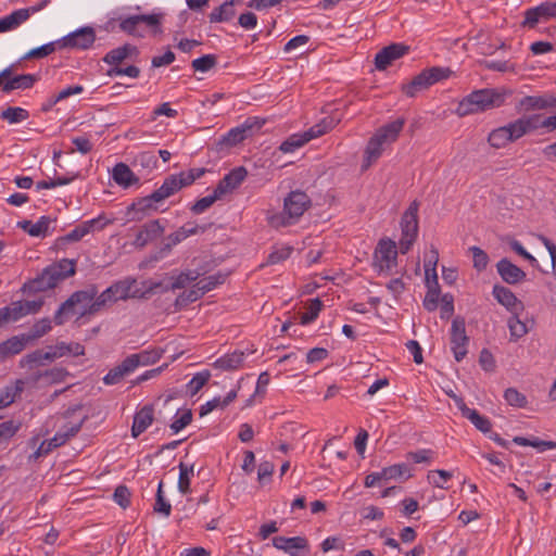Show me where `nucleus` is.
<instances>
[{"label": "nucleus", "mask_w": 556, "mask_h": 556, "mask_svg": "<svg viewBox=\"0 0 556 556\" xmlns=\"http://www.w3.org/2000/svg\"><path fill=\"white\" fill-rule=\"evenodd\" d=\"M130 496L131 494L129 489L126 485L121 484L115 489L113 500L116 504L125 509L130 505Z\"/></svg>", "instance_id": "e2e57ef3"}, {"label": "nucleus", "mask_w": 556, "mask_h": 556, "mask_svg": "<svg viewBox=\"0 0 556 556\" xmlns=\"http://www.w3.org/2000/svg\"><path fill=\"white\" fill-rule=\"evenodd\" d=\"M51 330V321L49 318H43L38 320L30 330V336H27L30 339L41 338L46 333Z\"/></svg>", "instance_id": "69168bd1"}, {"label": "nucleus", "mask_w": 556, "mask_h": 556, "mask_svg": "<svg viewBox=\"0 0 556 556\" xmlns=\"http://www.w3.org/2000/svg\"><path fill=\"white\" fill-rule=\"evenodd\" d=\"M50 266L56 269L64 279L74 276L76 273V260L63 258Z\"/></svg>", "instance_id": "bf43d9fd"}, {"label": "nucleus", "mask_w": 556, "mask_h": 556, "mask_svg": "<svg viewBox=\"0 0 556 556\" xmlns=\"http://www.w3.org/2000/svg\"><path fill=\"white\" fill-rule=\"evenodd\" d=\"M504 399L510 406L519 408L526 407L528 404L526 395L515 388L506 389L504 392Z\"/></svg>", "instance_id": "4d7b16f0"}, {"label": "nucleus", "mask_w": 556, "mask_h": 556, "mask_svg": "<svg viewBox=\"0 0 556 556\" xmlns=\"http://www.w3.org/2000/svg\"><path fill=\"white\" fill-rule=\"evenodd\" d=\"M157 164V157L152 151H144L139 153L135 160L134 165H139L142 168L152 169L155 168Z\"/></svg>", "instance_id": "680f3d73"}, {"label": "nucleus", "mask_w": 556, "mask_h": 556, "mask_svg": "<svg viewBox=\"0 0 556 556\" xmlns=\"http://www.w3.org/2000/svg\"><path fill=\"white\" fill-rule=\"evenodd\" d=\"M513 442L520 446H532L538 448L541 452L556 448V442L553 441H543L538 438L528 439L523 437H515Z\"/></svg>", "instance_id": "c03bdc74"}, {"label": "nucleus", "mask_w": 556, "mask_h": 556, "mask_svg": "<svg viewBox=\"0 0 556 556\" xmlns=\"http://www.w3.org/2000/svg\"><path fill=\"white\" fill-rule=\"evenodd\" d=\"M132 53H137V48L135 46L126 43L122 47H118V48H115V49H112L111 51H109L104 55L103 62L109 65L117 66L124 60L129 58Z\"/></svg>", "instance_id": "72a5a7b5"}, {"label": "nucleus", "mask_w": 556, "mask_h": 556, "mask_svg": "<svg viewBox=\"0 0 556 556\" xmlns=\"http://www.w3.org/2000/svg\"><path fill=\"white\" fill-rule=\"evenodd\" d=\"M496 269L501 278L508 285H516L526 279V273L513 264L508 258H502L496 264Z\"/></svg>", "instance_id": "4be33fe9"}, {"label": "nucleus", "mask_w": 556, "mask_h": 556, "mask_svg": "<svg viewBox=\"0 0 556 556\" xmlns=\"http://www.w3.org/2000/svg\"><path fill=\"white\" fill-rule=\"evenodd\" d=\"M210 378L211 372L208 370L197 372L187 383V392L190 394V396L195 395L207 383Z\"/></svg>", "instance_id": "de8ad7c7"}, {"label": "nucleus", "mask_w": 556, "mask_h": 556, "mask_svg": "<svg viewBox=\"0 0 556 556\" xmlns=\"http://www.w3.org/2000/svg\"><path fill=\"white\" fill-rule=\"evenodd\" d=\"M538 115L522 116L505 126L493 129L488 136V142L495 149L506 147L525 135L538 128Z\"/></svg>", "instance_id": "20e7f679"}, {"label": "nucleus", "mask_w": 556, "mask_h": 556, "mask_svg": "<svg viewBox=\"0 0 556 556\" xmlns=\"http://www.w3.org/2000/svg\"><path fill=\"white\" fill-rule=\"evenodd\" d=\"M59 49L58 40L53 42L46 43L41 47L31 49L28 51L22 59L23 60H30V59H43Z\"/></svg>", "instance_id": "3c124183"}, {"label": "nucleus", "mask_w": 556, "mask_h": 556, "mask_svg": "<svg viewBox=\"0 0 556 556\" xmlns=\"http://www.w3.org/2000/svg\"><path fill=\"white\" fill-rule=\"evenodd\" d=\"M292 250L293 249L291 247H282V248L274 250L268 255L266 263L268 265H274V264H278L280 262H283V261H286L291 255Z\"/></svg>", "instance_id": "338daca9"}, {"label": "nucleus", "mask_w": 556, "mask_h": 556, "mask_svg": "<svg viewBox=\"0 0 556 556\" xmlns=\"http://www.w3.org/2000/svg\"><path fill=\"white\" fill-rule=\"evenodd\" d=\"M164 231L163 226L159 220H151L143 225L136 236L135 243L139 247H144L147 243L159 238Z\"/></svg>", "instance_id": "bb28decb"}, {"label": "nucleus", "mask_w": 556, "mask_h": 556, "mask_svg": "<svg viewBox=\"0 0 556 556\" xmlns=\"http://www.w3.org/2000/svg\"><path fill=\"white\" fill-rule=\"evenodd\" d=\"M453 477V473L447 470L437 469L428 472V481L435 488L446 489L445 483Z\"/></svg>", "instance_id": "864d4df0"}, {"label": "nucleus", "mask_w": 556, "mask_h": 556, "mask_svg": "<svg viewBox=\"0 0 556 556\" xmlns=\"http://www.w3.org/2000/svg\"><path fill=\"white\" fill-rule=\"evenodd\" d=\"M3 71H8V76L5 78H2V83L0 86V89L4 93H10L13 90L17 89H29L31 88L35 83L37 81V77L33 74H20V75H12V66L5 67Z\"/></svg>", "instance_id": "dca6fc26"}, {"label": "nucleus", "mask_w": 556, "mask_h": 556, "mask_svg": "<svg viewBox=\"0 0 556 556\" xmlns=\"http://www.w3.org/2000/svg\"><path fill=\"white\" fill-rule=\"evenodd\" d=\"M405 121L397 118L382 127L369 139L366 150L365 159L362 165L363 169H367L374 162H376L382 154L384 147L394 142L404 127Z\"/></svg>", "instance_id": "39448f33"}, {"label": "nucleus", "mask_w": 556, "mask_h": 556, "mask_svg": "<svg viewBox=\"0 0 556 556\" xmlns=\"http://www.w3.org/2000/svg\"><path fill=\"white\" fill-rule=\"evenodd\" d=\"M522 27L535 28L540 23L556 18V2L545 1L540 5L527 9L523 13Z\"/></svg>", "instance_id": "ddd939ff"}, {"label": "nucleus", "mask_w": 556, "mask_h": 556, "mask_svg": "<svg viewBox=\"0 0 556 556\" xmlns=\"http://www.w3.org/2000/svg\"><path fill=\"white\" fill-rule=\"evenodd\" d=\"M204 274L201 269H188L186 271H181L177 277H175L172 289H182L187 285L197 281Z\"/></svg>", "instance_id": "37998d69"}, {"label": "nucleus", "mask_w": 556, "mask_h": 556, "mask_svg": "<svg viewBox=\"0 0 556 556\" xmlns=\"http://www.w3.org/2000/svg\"><path fill=\"white\" fill-rule=\"evenodd\" d=\"M62 280H64L63 276L52 266H48L38 277L29 281L27 287L34 292H43L55 288Z\"/></svg>", "instance_id": "2eb2a0df"}, {"label": "nucleus", "mask_w": 556, "mask_h": 556, "mask_svg": "<svg viewBox=\"0 0 556 556\" xmlns=\"http://www.w3.org/2000/svg\"><path fill=\"white\" fill-rule=\"evenodd\" d=\"M469 251L472 254L473 267L478 271L484 270L489 264L488 254L479 247H471V248H469Z\"/></svg>", "instance_id": "052dcab7"}, {"label": "nucleus", "mask_w": 556, "mask_h": 556, "mask_svg": "<svg viewBox=\"0 0 556 556\" xmlns=\"http://www.w3.org/2000/svg\"><path fill=\"white\" fill-rule=\"evenodd\" d=\"M179 478H178V490L181 494H189L191 492L190 482L193 477V465H187L185 463L179 464Z\"/></svg>", "instance_id": "79ce46f5"}, {"label": "nucleus", "mask_w": 556, "mask_h": 556, "mask_svg": "<svg viewBox=\"0 0 556 556\" xmlns=\"http://www.w3.org/2000/svg\"><path fill=\"white\" fill-rule=\"evenodd\" d=\"M50 350H52L54 359L62 357L66 354H73L74 356H80L85 353V348L77 342L72 343H65V342H59L54 346H50Z\"/></svg>", "instance_id": "58836bf2"}, {"label": "nucleus", "mask_w": 556, "mask_h": 556, "mask_svg": "<svg viewBox=\"0 0 556 556\" xmlns=\"http://www.w3.org/2000/svg\"><path fill=\"white\" fill-rule=\"evenodd\" d=\"M307 142L308 138L305 136L304 132L294 134L280 144L279 150L283 153H291L294 152L296 149L303 147Z\"/></svg>", "instance_id": "49530a36"}, {"label": "nucleus", "mask_w": 556, "mask_h": 556, "mask_svg": "<svg viewBox=\"0 0 556 556\" xmlns=\"http://www.w3.org/2000/svg\"><path fill=\"white\" fill-rule=\"evenodd\" d=\"M28 341L29 338L24 334L21 337H12L0 344V354L2 356L18 354L25 349Z\"/></svg>", "instance_id": "c9c22d12"}, {"label": "nucleus", "mask_w": 556, "mask_h": 556, "mask_svg": "<svg viewBox=\"0 0 556 556\" xmlns=\"http://www.w3.org/2000/svg\"><path fill=\"white\" fill-rule=\"evenodd\" d=\"M192 421V412L190 409H186L181 413L179 417H177L172 424L170 429L174 433H178L180 430L186 428Z\"/></svg>", "instance_id": "774afa93"}, {"label": "nucleus", "mask_w": 556, "mask_h": 556, "mask_svg": "<svg viewBox=\"0 0 556 556\" xmlns=\"http://www.w3.org/2000/svg\"><path fill=\"white\" fill-rule=\"evenodd\" d=\"M427 293L424 299V306L428 312L437 309L440 298V288H427Z\"/></svg>", "instance_id": "0e129e2a"}, {"label": "nucleus", "mask_w": 556, "mask_h": 556, "mask_svg": "<svg viewBox=\"0 0 556 556\" xmlns=\"http://www.w3.org/2000/svg\"><path fill=\"white\" fill-rule=\"evenodd\" d=\"M505 101L503 93L494 89H480L472 91L464 98L457 105L455 112L458 116L464 117L470 114L484 112L486 110L498 108Z\"/></svg>", "instance_id": "423d86ee"}, {"label": "nucleus", "mask_w": 556, "mask_h": 556, "mask_svg": "<svg viewBox=\"0 0 556 556\" xmlns=\"http://www.w3.org/2000/svg\"><path fill=\"white\" fill-rule=\"evenodd\" d=\"M247 176L248 170L245 167H235L218 181L215 189L224 197L237 189L244 181Z\"/></svg>", "instance_id": "6ab92c4d"}, {"label": "nucleus", "mask_w": 556, "mask_h": 556, "mask_svg": "<svg viewBox=\"0 0 556 556\" xmlns=\"http://www.w3.org/2000/svg\"><path fill=\"white\" fill-rule=\"evenodd\" d=\"M29 18V9H18L0 20V33L18 27Z\"/></svg>", "instance_id": "2f4dec72"}, {"label": "nucleus", "mask_w": 556, "mask_h": 556, "mask_svg": "<svg viewBox=\"0 0 556 556\" xmlns=\"http://www.w3.org/2000/svg\"><path fill=\"white\" fill-rule=\"evenodd\" d=\"M338 119L331 116H327L323 118L319 123L312 126L308 130L304 131L305 136L308 138V141L315 138H318L331 129L338 124Z\"/></svg>", "instance_id": "4c0bfd02"}, {"label": "nucleus", "mask_w": 556, "mask_h": 556, "mask_svg": "<svg viewBox=\"0 0 556 556\" xmlns=\"http://www.w3.org/2000/svg\"><path fill=\"white\" fill-rule=\"evenodd\" d=\"M52 222L53 219L51 217L41 216L36 223L22 220L17 223V226L31 237H45Z\"/></svg>", "instance_id": "c756f323"}, {"label": "nucleus", "mask_w": 556, "mask_h": 556, "mask_svg": "<svg viewBox=\"0 0 556 556\" xmlns=\"http://www.w3.org/2000/svg\"><path fill=\"white\" fill-rule=\"evenodd\" d=\"M222 198L223 197L217 192V190L214 189L212 194L203 197L200 200H198L194 204H192L190 211L193 214H202L203 212L208 210L217 200Z\"/></svg>", "instance_id": "8fccbe9b"}, {"label": "nucleus", "mask_w": 556, "mask_h": 556, "mask_svg": "<svg viewBox=\"0 0 556 556\" xmlns=\"http://www.w3.org/2000/svg\"><path fill=\"white\" fill-rule=\"evenodd\" d=\"M507 325L509 328L510 338L514 341L520 339L528 332L526 324L518 318V315L513 314V316L508 318Z\"/></svg>", "instance_id": "5fc2aeb1"}, {"label": "nucleus", "mask_w": 556, "mask_h": 556, "mask_svg": "<svg viewBox=\"0 0 556 556\" xmlns=\"http://www.w3.org/2000/svg\"><path fill=\"white\" fill-rule=\"evenodd\" d=\"M217 64V56L215 54H205L201 58L194 59L191 63L195 72L206 73Z\"/></svg>", "instance_id": "6e6d98bb"}, {"label": "nucleus", "mask_w": 556, "mask_h": 556, "mask_svg": "<svg viewBox=\"0 0 556 556\" xmlns=\"http://www.w3.org/2000/svg\"><path fill=\"white\" fill-rule=\"evenodd\" d=\"M381 475H382V477H384V481L400 479L403 477L408 479L412 477L410 468L405 463L394 464L392 466L384 467L381 470Z\"/></svg>", "instance_id": "ea45409f"}, {"label": "nucleus", "mask_w": 556, "mask_h": 556, "mask_svg": "<svg viewBox=\"0 0 556 556\" xmlns=\"http://www.w3.org/2000/svg\"><path fill=\"white\" fill-rule=\"evenodd\" d=\"M311 198L304 191H290L283 200L282 212L268 215V224L274 228L293 225L311 207Z\"/></svg>", "instance_id": "f03ea898"}, {"label": "nucleus", "mask_w": 556, "mask_h": 556, "mask_svg": "<svg viewBox=\"0 0 556 556\" xmlns=\"http://www.w3.org/2000/svg\"><path fill=\"white\" fill-rule=\"evenodd\" d=\"M130 285L126 281H117L98 294L89 312H100L102 307L118 300H125L129 296Z\"/></svg>", "instance_id": "f8f14e48"}, {"label": "nucleus", "mask_w": 556, "mask_h": 556, "mask_svg": "<svg viewBox=\"0 0 556 556\" xmlns=\"http://www.w3.org/2000/svg\"><path fill=\"white\" fill-rule=\"evenodd\" d=\"M418 202L413 201L404 212L401 219V230L403 235H418Z\"/></svg>", "instance_id": "b1692460"}, {"label": "nucleus", "mask_w": 556, "mask_h": 556, "mask_svg": "<svg viewBox=\"0 0 556 556\" xmlns=\"http://www.w3.org/2000/svg\"><path fill=\"white\" fill-rule=\"evenodd\" d=\"M450 68L433 66L424 70L416 75L408 84L402 86V91L409 98L416 97L419 91L428 89L435 83L450 77Z\"/></svg>", "instance_id": "0eeeda50"}, {"label": "nucleus", "mask_w": 556, "mask_h": 556, "mask_svg": "<svg viewBox=\"0 0 556 556\" xmlns=\"http://www.w3.org/2000/svg\"><path fill=\"white\" fill-rule=\"evenodd\" d=\"M154 511L163 514L165 517H168L172 511V505L168 501L165 500L163 494V481H161L157 485Z\"/></svg>", "instance_id": "13d9d810"}, {"label": "nucleus", "mask_w": 556, "mask_h": 556, "mask_svg": "<svg viewBox=\"0 0 556 556\" xmlns=\"http://www.w3.org/2000/svg\"><path fill=\"white\" fill-rule=\"evenodd\" d=\"M96 41V31L90 26L81 27L58 40L59 49L87 50Z\"/></svg>", "instance_id": "9d476101"}, {"label": "nucleus", "mask_w": 556, "mask_h": 556, "mask_svg": "<svg viewBox=\"0 0 556 556\" xmlns=\"http://www.w3.org/2000/svg\"><path fill=\"white\" fill-rule=\"evenodd\" d=\"M397 265V250L396 244L389 238L380 239L375 252L372 267L379 274L392 275L393 269Z\"/></svg>", "instance_id": "6e6552de"}, {"label": "nucleus", "mask_w": 556, "mask_h": 556, "mask_svg": "<svg viewBox=\"0 0 556 556\" xmlns=\"http://www.w3.org/2000/svg\"><path fill=\"white\" fill-rule=\"evenodd\" d=\"M227 275L217 273L215 275L204 277L202 279H198L197 283L199 285V290H202L205 294L206 292L215 289L217 286L225 282Z\"/></svg>", "instance_id": "603ef678"}, {"label": "nucleus", "mask_w": 556, "mask_h": 556, "mask_svg": "<svg viewBox=\"0 0 556 556\" xmlns=\"http://www.w3.org/2000/svg\"><path fill=\"white\" fill-rule=\"evenodd\" d=\"M52 362L54 361V355L52 350L50 351H42V350H36L27 355H25L21 359V366L22 367H34L37 365H43L45 362Z\"/></svg>", "instance_id": "e433bc0d"}, {"label": "nucleus", "mask_w": 556, "mask_h": 556, "mask_svg": "<svg viewBox=\"0 0 556 556\" xmlns=\"http://www.w3.org/2000/svg\"><path fill=\"white\" fill-rule=\"evenodd\" d=\"M256 124V121L248 118L242 125L231 128L226 135H224L219 139L218 146L220 148H230L237 146L238 143L242 142L245 138L252 135V129Z\"/></svg>", "instance_id": "a211bd4d"}, {"label": "nucleus", "mask_w": 556, "mask_h": 556, "mask_svg": "<svg viewBox=\"0 0 556 556\" xmlns=\"http://www.w3.org/2000/svg\"><path fill=\"white\" fill-rule=\"evenodd\" d=\"M97 296L98 289L94 285H90L84 290L75 291L55 312L54 323L63 325L70 316L75 314L80 316L96 314L97 312H89V309H91L90 307Z\"/></svg>", "instance_id": "7ed1b4c3"}, {"label": "nucleus", "mask_w": 556, "mask_h": 556, "mask_svg": "<svg viewBox=\"0 0 556 556\" xmlns=\"http://www.w3.org/2000/svg\"><path fill=\"white\" fill-rule=\"evenodd\" d=\"M105 225L106 222H103L102 216L83 222L65 236L59 237L55 244L58 248H63L68 243L80 241L90 232L103 229Z\"/></svg>", "instance_id": "9b49d317"}, {"label": "nucleus", "mask_w": 556, "mask_h": 556, "mask_svg": "<svg viewBox=\"0 0 556 556\" xmlns=\"http://www.w3.org/2000/svg\"><path fill=\"white\" fill-rule=\"evenodd\" d=\"M456 406L462 412V415L469 419L471 424L481 432L488 433L491 431L492 424L489 418L482 416L478 413V410L469 408L464 400L458 396H454Z\"/></svg>", "instance_id": "412c9836"}, {"label": "nucleus", "mask_w": 556, "mask_h": 556, "mask_svg": "<svg viewBox=\"0 0 556 556\" xmlns=\"http://www.w3.org/2000/svg\"><path fill=\"white\" fill-rule=\"evenodd\" d=\"M236 0L225 1L223 4H220L218 8L214 9L208 14V20L211 23H224V22H230L235 15V4Z\"/></svg>", "instance_id": "7c9ffc66"}, {"label": "nucleus", "mask_w": 556, "mask_h": 556, "mask_svg": "<svg viewBox=\"0 0 556 556\" xmlns=\"http://www.w3.org/2000/svg\"><path fill=\"white\" fill-rule=\"evenodd\" d=\"M162 356V352L159 350H146L137 354L129 355L130 361L136 363V369L139 366H148L156 363Z\"/></svg>", "instance_id": "a19ab883"}, {"label": "nucleus", "mask_w": 556, "mask_h": 556, "mask_svg": "<svg viewBox=\"0 0 556 556\" xmlns=\"http://www.w3.org/2000/svg\"><path fill=\"white\" fill-rule=\"evenodd\" d=\"M144 24L150 27L157 26L160 24V15L157 14H141L132 15L121 21L119 28L132 36H142L139 31V27Z\"/></svg>", "instance_id": "f3484780"}, {"label": "nucleus", "mask_w": 556, "mask_h": 556, "mask_svg": "<svg viewBox=\"0 0 556 556\" xmlns=\"http://www.w3.org/2000/svg\"><path fill=\"white\" fill-rule=\"evenodd\" d=\"M205 168H190L179 174H173L165 178L162 186L151 194L139 199L130 206L131 210L146 212L155 210L154 203H159L175 194L185 187L191 186L197 179L205 174Z\"/></svg>", "instance_id": "f257e3e1"}, {"label": "nucleus", "mask_w": 556, "mask_h": 556, "mask_svg": "<svg viewBox=\"0 0 556 556\" xmlns=\"http://www.w3.org/2000/svg\"><path fill=\"white\" fill-rule=\"evenodd\" d=\"M493 296L496 301L505 306L511 314L518 315L519 312L523 311V304L511 290L504 286L495 285L492 291Z\"/></svg>", "instance_id": "aec40b11"}, {"label": "nucleus", "mask_w": 556, "mask_h": 556, "mask_svg": "<svg viewBox=\"0 0 556 556\" xmlns=\"http://www.w3.org/2000/svg\"><path fill=\"white\" fill-rule=\"evenodd\" d=\"M244 352L235 351L226 354L214 362V367L222 370H233L242 366L244 362Z\"/></svg>", "instance_id": "473e14b6"}, {"label": "nucleus", "mask_w": 556, "mask_h": 556, "mask_svg": "<svg viewBox=\"0 0 556 556\" xmlns=\"http://www.w3.org/2000/svg\"><path fill=\"white\" fill-rule=\"evenodd\" d=\"M24 386L25 382L23 380H16L14 383L0 390V408L11 405L15 399L21 395L24 390Z\"/></svg>", "instance_id": "f704fd0d"}, {"label": "nucleus", "mask_w": 556, "mask_h": 556, "mask_svg": "<svg viewBox=\"0 0 556 556\" xmlns=\"http://www.w3.org/2000/svg\"><path fill=\"white\" fill-rule=\"evenodd\" d=\"M153 407L146 405L134 416L131 435L138 438L143 433L153 421Z\"/></svg>", "instance_id": "a878e982"}, {"label": "nucleus", "mask_w": 556, "mask_h": 556, "mask_svg": "<svg viewBox=\"0 0 556 556\" xmlns=\"http://www.w3.org/2000/svg\"><path fill=\"white\" fill-rule=\"evenodd\" d=\"M321 308L323 302L318 298L309 300L307 311L303 313L300 317V324L308 325L312 321H314L318 317V314L321 311Z\"/></svg>", "instance_id": "09e8293b"}, {"label": "nucleus", "mask_w": 556, "mask_h": 556, "mask_svg": "<svg viewBox=\"0 0 556 556\" xmlns=\"http://www.w3.org/2000/svg\"><path fill=\"white\" fill-rule=\"evenodd\" d=\"M136 370V363L130 361L129 356H127L121 364L113 367L109 370V372L103 377V382L106 386H113L119 383L126 376L134 372Z\"/></svg>", "instance_id": "5701e85b"}, {"label": "nucleus", "mask_w": 556, "mask_h": 556, "mask_svg": "<svg viewBox=\"0 0 556 556\" xmlns=\"http://www.w3.org/2000/svg\"><path fill=\"white\" fill-rule=\"evenodd\" d=\"M409 47L404 43H392L382 48L375 56V65L377 70L384 71L395 60L404 56Z\"/></svg>", "instance_id": "4468645a"}, {"label": "nucleus", "mask_w": 556, "mask_h": 556, "mask_svg": "<svg viewBox=\"0 0 556 556\" xmlns=\"http://www.w3.org/2000/svg\"><path fill=\"white\" fill-rule=\"evenodd\" d=\"M451 350L454 358L460 362L467 355V346L469 344V337L466 333V321L462 316H456L452 320L450 331Z\"/></svg>", "instance_id": "1a4fd4ad"}, {"label": "nucleus", "mask_w": 556, "mask_h": 556, "mask_svg": "<svg viewBox=\"0 0 556 556\" xmlns=\"http://www.w3.org/2000/svg\"><path fill=\"white\" fill-rule=\"evenodd\" d=\"M273 545L277 549H281L285 553L291 555L295 549H307L308 541L304 536H275L273 539Z\"/></svg>", "instance_id": "393cba45"}, {"label": "nucleus", "mask_w": 556, "mask_h": 556, "mask_svg": "<svg viewBox=\"0 0 556 556\" xmlns=\"http://www.w3.org/2000/svg\"><path fill=\"white\" fill-rule=\"evenodd\" d=\"M556 106V98L527 96L520 99L518 108L525 111L543 110Z\"/></svg>", "instance_id": "cd10ccee"}, {"label": "nucleus", "mask_w": 556, "mask_h": 556, "mask_svg": "<svg viewBox=\"0 0 556 556\" xmlns=\"http://www.w3.org/2000/svg\"><path fill=\"white\" fill-rule=\"evenodd\" d=\"M113 180L124 188H128L139 181L130 167L125 163H117L112 170Z\"/></svg>", "instance_id": "c85d7f7f"}, {"label": "nucleus", "mask_w": 556, "mask_h": 556, "mask_svg": "<svg viewBox=\"0 0 556 556\" xmlns=\"http://www.w3.org/2000/svg\"><path fill=\"white\" fill-rule=\"evenodd\" d=\"M28 117V111L20 106H9L0 114V118L8 121L10 124L22 123Z\"/></svg>", "instance_id": "a18cd8bd"}]
</instances>
